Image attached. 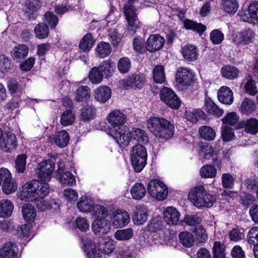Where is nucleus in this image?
<instances>
[{
    "label": "nucleus",
    "mask_w": 258,
    "mask_h": 258,
    "mask_svg": "<svg viewBox=\"0 0 258 258\" xmlns=\"http://www.w3.org/2000/svg\"><path fill=\"white\" fill-rule=\"evenodd\" d=\"M147 125L150 132L159 140H168L174 134L173 123L163 117H151Z\"/></svg>",
    "instance_id": "1"
},
{
    "label": "nucleus",
    "mask_w": 258,
    "mask_h": 258,
    "mask_svg": "<svg viewBox=\"0 0 258 258\" xmlns=\"http://www.w3.org/2000/svg\"><path fill=\"white\" fill-rule=\"evenodd\" d=\"M126 120V115L119 110L111 111L108 116V121L110 123L108 134L114 139L118 144H125L122 135L125 133L123 125Z\"/></svg>",
    "instance_id": "2"
},
{
    "label": "nucleus",
    "mask_w": 258,
    "mask_h": 258,
    "mask_svg": "<svg viewBox=\"0 0 258 258\" xmlns=\"http://www.w3.org/2000/svg\"><path fill=\"white\" fill-rule=\"evenodd\" d=\"M188 199L199 208H210L216 202V197L207 192L203 185L196 186L188 195Z\"/></svg>",
    "instance_id": "3"
},
{
    "label": "nucleus",
    "mask_w": 258,
    "mask_h": 258,
    "mask_svg": "<svg viewBox=\"0 0 258 258\" xmlns=\"http://www.w3.org/2000/svg\"><path fill=\"white\" fill-rule=\"evenodd\" d=\"M147 152L146 148L140 144L135 145L131 150V163L134 170L140 172L147 163Z\"/></svg>",
    "instance_id": "4"
},
{
    "label": "nucleus",
    "mask_w": 258,
    "mask_h": 258,
    "mask_svg": "<svg viewBox=\"0 0 258 258\" xmlns=\"http://www.w3.org/2000/svg\"><path fill=\"white\" fill-rule=\"evenodd\" d=\"M121 136L126 142L125 144H118L120 147H122L128 146L131 142L135 144V143L134 142L135 141L140 144H147L149 142L147 134L144 130L139 128H133L126 134L124 133Z\"/></svg>",
    "instance_id": "5"
},
{
    "label": "nucleus",
    "mask_w": 258,
    "mask_h": 258,
    "mask_svg": "<svg viewBox=\"0 0 258 258\" xmlns=\"http://www.w3.org/2000/svg\"><path fill=\"white\" fill-rule=\"evenodd\" d=\"M123 12L127 22V29L132 35H134L137 29L140 27V23L138 18L136 9L131 4H126L124 6Z\"/></svg>",
    "instance_id": "6"
},
{
    "label": "nucleus",
    "mask_w": 258,
    "mask_h": 258,
    "mask_svg": "<svg viewBox=\"0 0 258 258\" xmlns=\"http://www.w3.org/2000/svg\"><path fill=\"white\" fill-rule=\"evenodd\" d=\"M148 192L158 201L164 200L168 195V189L163 182L156 179L151 180L148 184Z\"/></svg>",
    "instance_id": "7"
},
{
    "label": "nucleus",
    "mask_w": 258,
    "mask_h": 258,
    "mask_svg": "<svg viewBox=\"0 0 258 258\" xmlns=\"http://www.w3.org/2000/svg\"><path fill=\"white\" fill-rule=\"evenodd\" d=\"M161 100L166 105L173 109H178L180 106V101L175 93L170 88L164 87L160 92Z\"/></svg>",
    "instance_id": "8"
},
{
    "label": "nucleus",
    "mask_w": 258,
    "mask_h": 258,
    "mask_svg": "<svg viewBox=\"0 0 258 258\" xmlns=\"http://www.w3.org/2000/svg\"><path fill=\"white\" fill-rule=\"evenodd\" d=\"M55 167L52 159H47L41 162L37 166L38 177L44 182L50 180Z\"/></svg>",
    "instance_id": "9"
},
{
    "label": "nucleus",
    "mask_w": 258,
    "mask_h": 258,
    "mask_svg": "<svg viewBox=\"0 0 258 258\" xmlns=\"http://www.w3.org/2000/svg\"><path fill=\"white\" fill-rule=\"evenodd\" d=\"M39 187L38 180H32L26 183L22 187L21 196L28 201H34L38 199L37 192Z\"/></svg>",
    "instance_id": "10"
},
{
    "label": "nucleus",
    "mask_w": 258,
    "mask_h": 258,
    "mask_svg": "<svg viewBox=\"0 0 258 258\" xmlns=\"http://www.w3.org/2000/svg\"><path fill=\"white\" fill-rule=\"evenodd\" d=\"M176 80L181 86H189L194 83V74L188 68H180L177 72Z\"/></svg>",
    "instance_id": "11"
},
{
    "label": "nucleus",
    "mask_w": 258,
    "mask_h": 258,
    "mask_svg": "<svg viewBox=\"0 0 258 258\" xmlns=\"http://www.w3.org/2000/svg\"><path fill=\"white\" fill-rule=\"evenodd\" d=\"M130 219L128 213L123 209L116 210L111 217L112 225L115 228L126 226Z\"/></svg>",
    "instance_id": "12"
},
{
    "label": "nucleus",
    "mask_w": 258,
    "mask_h": 258,
    "mask_svg": "<svg viewBox=\"0 0 258 258\" xmlns=\"http://www.w3.org/2000/svg\"><path fill=\"white\" fill-rule=\"evenodd\" d=\"M165 43L164 38L159 34L150 35L146 44L145 48L150 52H155L161 49Z\"/></svg>",
    "instance_id": "13"
},
{
    "label": "nucleus",
    "mask_w": 258,
    "mask_h": 258,
    "mask_svg": "<svg viewBox=\"0 0 258 258\" xmlns=\"http://www.w3.org/2000/svg\"><path fill=\"white\" fill-rule=\"evenodd\" d=\"M146 82L145 76L144 74H133L127 78L123 83V87L126 89L131 88L141 89L144 86Z\"/></svg>",
    "instance_id": "14"
},
{
    "label": "nucleus",
    "mask_w": 258,
    "mask_h": 258,
    "mask_svg": "<svg viewBox=\"0 0 258 258\" xmlns=\"http://www.w3.org/2000/svg\"><path fill=\"white\" fill-rule=\"evenodd\" d=\"M49 141L54 143L59 148L66 147L70 141L69 133L65 130H61L56 132L55 135L50 136L48 138Z\"/></svg>",
    "instance_id": "15"
},
{
    "label": "nucleus",
    "mask_w": 258,
    "mask_h": 258,
    "mask_svg": "<svg viewBox=\"0 0 258 258\" xmlns=\"http://www.w3.org/2000/svg\"><path fill=\"white\" fill-rule=\"evenodd\" d=\"M0 146L2 150L6 152H10L17 146V140L14 134L11 132L6 133V136H3L0 141Z\"/></svg>",
    "instance_id": "16"
},
{
    "label": "nucleus",
    "mask_w": 258,
    "mask_h": 258,
    "mask_svg": "<svg viewBox=\"0 0 258 258\" xmlns=\"http://www.w3.org/2000/svg\"><path fill=\"white\" fill-rule=\"evenodd\" d=\"M2 184L3 192L7 195L14 192L17 189L18 185L15 180L12 178L11 173L8 169Z\"/></svg>",
    "instance_id": "17"
},
{
    "label": "nucleus",
    "mask_w": 258,
    "mask_h": 258,
    "mask_svg": "<svg viewBox=\"0 0 258 258\" xmlns=\"http://www.w3.org/2000/svg\"><path fill=\"white\" fill-rule=\"evenodd\" d=\"M180 213L173 207H168L164 211V219L168 225H176L179 222Z\"/></svg>",
    "instance_id": "18"
},
{
    "label": "nucleus",
    "mask_w": 258,
    "mask_h": 258,
    "mask_svg": "<svg viewBox=\"0 0 258 258\" xmlns=\"http://www.w3.org/2000/svg\"><path fill=\"white\" fill-rule=\"evenodd\" d=\"M105 217L96 218L92 224V229L96 234L104 235L107 233L109 223Z\"/></svg>",
    "instance_id": "19"
},
{
    "label": "nucleus",
    "mask_w": 258,
    "mask_h": 258,
    "mask_svg": "<svg viewBox=\"0 0 258 258\" xmlns=\"http://www.w3.org/2000/svg\"><path fill=\"white\" fill-rule=\"evenodd\" d=\"M148 216L147 210L143 206H139L134 209L132 218L136 225L143 224L147 220Z\"/></svg>",
    "instance_id": "20"
},
{
    "label": "nucleus",
    "mask_w": 258,
    "mask_h": 258,
    "mask_svg": "<svg viewBox=\"0 0 258 258\" xmlns=\"http://www.w3.org/2000/svg\"><path fill=\"white\" fill-rule=\"evenodd\" d=\"M111 94V90L109 87L102 86L95 90L94 97L98 102L104 103L110 98Z\"/></svg>",
    "instance_id": "21"
},
{
    "label": "nucleus",
    "mask_w": 258,
    "mask_h": 258,
    "mask_svg": "<svg viewBox=\"0 0 258 258\" xmlns=\"http://www.w3.org/2000/svg\"><path fill=\"white\" fill-rule=\"evenodd\" d=\"M218 98L220 102L230 105L233 102V92L228 87L222 86L218 92Z\"/></svg>",
    "instance_id": "22"
},
{
    "label": "nucleus",
    "mask_w": 258,
    "mask_h": 258,
    "mask_svg": "<svg viewBox=\"0 0 258 258\" xmlns=\"http://www.w3.org/2000/svg\"><path fill=\"white\" fill-rule=\"evenodd\" d=\"M181 53L183 58L188 61L196 60L199 56L197 48L192 45H187L183 47Z\"/></svg>",
    "instance_id": "23"
},
{
    "label": "nucleus",
    "mask_w": 258,
    "mask_h": 258,
    "mask_svg": "<svg viewBox=\"0 0 258 258\" xmlns=\"http://www.w3.org/2000/svg\"><path fill=\"white\" fill-rule=\"evenodd\" d=\"M204 108L208 113L218 117L221 116L224 113L223 110L220 108L210 98L205 99Z\"/></svg>",
    "instance_id": "24"
},
{
    "label": "nucleus",
    "mask_w": 258,
    "mask_h": 258,
    "mask_svg": "<svg viewBox=\"0 0 258 258\" xmlns=\"http://www.w3.org/2000/svg\"><path fill=\"white\" fill-rule=\"evenodd\" d=\"M18 248L15 243L8 242L5 243L1 251V255L3 257L12 258L17 255Z\"/></svg>",
    "instance_id": "25"
},
{
    "label": "nucleus",
    "mask_w": 258,
    "mask_h": 258,
    "mask_svg": "<svg viewBox=\"0 0 258 258\" xmlns=\"http://www.w3.org/2000/svg\"><path fill=\"white\" fill-rule=\"evenodd\" d=\"M23 217L28 223L33 222L36 217V210L33 206L30 204H24L22 208Z\"/></svg>",
    "instance_id": "26"
},
{
    "label": "nucleus",
    "mask_w": 258,
    "mask_h": 258,
    "mask_svg": "<svg viewBox=\"0 0 258 258\" xmlns=\"http://www.w3.org/2000/svg\"><path fill=\"white\" fill-rule=\"evenodd\" d=\"M14 210L13 203L9 200L3 199L0 201V217L7 218L10 217Z\"/></svg>",
    "instance_id": "27"
},
{
    "label": "nucleus",
    "mask_w": 258,
    "mask_h": 258,
    "mask_svg": "<svg viewBox=\"0 0 258 258\" xmlns=\"http://www.w3.org/2000/svg\"><path fill=\"white\" fill-rule=\"evenodd\" d=\"M203 156L206 159L212 157L213 163L218 167L221 164V162L218 160L217 155L219 153V150L213 148L212 146H205L202 149Z\"/></svg>",
    "instance_id": "28"
},
{
    "label": "nucleus",
    "mask_w": 258,
    "mask_h": 258,
    "mask_svg": "<svg viewBox=\"0 0 258 258\" xmlns=\"http://www.w3.org/2000/svg\"><path fill=\"white\" fill-rule=\"evenodd\" d=\"M255 37L254 32L251 29L245 28L239 33V43L247 45L253 43Z\"/></svg>",
    "instance_id": "29"
},
{
    "label": "nucleus",
    "mask_w": 258,
    "mask_h": 258,
    "mask_svg": "<svg viewBox=\"0 0 258 258\" xmlns=\"http://www.w3.org/2000/svg\"><path fill=\"white\" fill-rule=\"evenodd\" d=\"M95 114V108L89 105H86L83 106L81 109L80 118L83 121H89L94 119Z\"/></svg>",
    "instance_id": "30"
},
{
    "label": "nucleus",
    "mask_w": 258,
    "mask_h": 258,
    "mask_svg": "<svg viewBox=\"0 0 258 258\" xmlns=\"http://www.w3.org/2000/svg\"><path fill=\"white\" fill-rule=\"evenodd\" d=\"M240 124L245 128L247 133L255 135L258 133V119L255 118H250L246 120L240 122Z\"/></svg>",
    "instance_id": "31"
},
{
    "label": "nucleus",
    "mask_w": 258,
    "mask_h": 258,
    "mask_svg": "<svg viewBox=\"0 0 258 258\" xmlns=\"http://www.w3.org/2000/svg\"><path fill=\"white\" fill-rule=\"evenodd\" d=\"M221 73L222 76L225 79L234 80L238 78L239 71L235 66L226 65L221 68Z\"/></svg>",
    "instance_id": "32"
},
{
    "label": "nucleus",
    "mask_w": 258,
    "mask_h": 258,
    "mask_svg": "<svg viewBox=\"0 0 258 258\" xmlns=\"http://www.w3.org/2000/svg\"><path fill=\"white\" fill-rule=\"evenodd\" d=\"M112 48L108 42L102 41L97 44L95 48V54L98 57L104 58L111 52Z\"/></svg>",
    "instance_id": "33"
},
{
    "label": "nucleus",
    "mask_w": 258,
    "mask_h": 258,
    "mask_svg": "<svg viewBox=\"0 0 258 258\" xmlns=\"http://www.w3.org/2000/svg\"><path fill=\"white\" fill-rule=\"evenodd\" d=\"M95 42L91 33H88L86 34L81 40L79 48L83 52L88 53L92 48Z\"/></svg>",
    "instance_id": "34"
},
{
    "label": "nucleus",
    "mask_w": 258,
    "mask_h": 258,
    "mask_svg": "<svg viewBox=\"0 0 258 258\" xmlns=\"http://www.w3.org/2000/svg\"><path fill=\"white\" fill-rule=\"evenodd\" d=\"M146 190L144 185L139 182L135 183L131 188V194L133 198L136 200H140L145 196Z\"/></svg>",
    "instance_id": "35"
},
{
    "label": "nucleus",
    "mask_w": 258,
    "mask_h": 258,
    "mask_svg": "<svg viewBox=\"0 0 258 258\" xmlns=\"http://www.w3.org/2000/svg\"><path fill=\"white\" fill-rule=\"evenodd\" d=\"M28 51L29 49L26 45L20 44L14 47L12 51V56L14 59L19 61L27 56Z\"/></svg>",
    "instance_id": "36"
},
{
    "label": "nucleus",
    "mask_w": 258,
    "mask_h": 258,
    "mask_svg": "<svg viewBox=\"0 0 258 258\" xmlns=\"http://www.w3.org/2000/svg\"><path fill=\"white\" fill-rule=\"evenodd\" d=\"M94 205L93 201L87 197L80 198L77 204V207L79 210L84 213H90Z\"/></svg>",
    "instance_id": "37"
},
{
    "label": "nucleus",
    "mask_w": 258,
    "mask_h": 258,
    "mask_svg": "<svg viewBox=\"0 0 258 258\" xmlns=\"http://www.w3.org/2000/svg\"><path fill=\"white\" fill-rule=\"evenodd\" d=\"M222 8L228 14H235L238 10L239 4L237 0H222Z\"/></svg>",
    "instance_id": "38"
},
{
    "label": "nucleus",
    "mask_w": 258,
    "mask_h": 258,
    "mask_svg": "<svg viewBox=\"0 0 258 258\" xmlns=\"http://www.w3.org/2000/svg\"><path fill=\"white\" fill-rule=\"evenodd\" d=\"M184 26L186 29L196 31L200 35H202L206 29V27L205 25L189 19H186L184 21Z\"/></svg>",
    "instance_id": "39"
},
{
    "label": "nucleus",
    "mask_w": 258,
    "mask_h": 258,
    "mask_svg": "<svg viewBox=\"0 0 258 258\" xmlns=\"http://www.w3.org/2000/svg\"><path fill=\"white\" fill-rule=\"evenodd\" d=\"M90 97V89L87 86L79 87L76 90L75 99L78 102L86 101Z\"/></svg>",
    "instance_id": "40"
},
{
    "label": "nucleus",
    "mask_w": 258,
    "mask_h": 258,
    "mask_svg": "<svg viewBox=\"0 0 258 258\" xmlns=\"http://www.w3.org/2000/svg\"><path fill=\"white\" fill-rule=\"evenodd\" d=\"M256 108V105L253 100L245 98L242 101L240 110L242 113L248 114L251 113Z\"/></svg>",
    "instance_id": "41"
},
{
    "label": "nucleus",
    "mask_w": 258,
    "mask_h": 258,
    "mask_svg": "<svg viewBox=\"0 0 258 258\" xmlns=\"http://www.w3.org/2000/svg\"><path fill=\"white\" fill-rule=\"evenodd\" d=\"M180 242L185 247H190L194 243V237L193 235L187 231L180 232L179 234Z\"/></svg>",
    "instance_id": "42"
},
{
    "label": "nucleus",
    "mask_w": 258,
    "mask_h": 258,
    "mask_svg": "<svg viewBox=\"0 0 258 258\" xmlns=\"http://www.w3.org/2000/svg\"><path fill=\"white\" fill-rule=\"evenodd\" d=\"M34 33L37 38L44 39L48 36L49 29L46 24L43 23H39L35 27Z\"/></svg>",
    "instance_id": "43"
},
{
    "label": "nucleus",
    "mask_w": 258,
    "mask_h": 258,
    "mask_svg": "<svg viewBox=\"0 0 258 258\" xmlns=\"http://www.w3.org/2000/svg\"><path fill=\"white\" fill-rule=\"evenodd\" d=\"M84 250L88 258H96L98 256L95 244L91 240H87L84 244Z\"/></svg>",
    "instance_id": "44"
},
{
    "label": "nucleus",
    "mask_w": 258,
    "mask_h": 258,
    "mask_svg": "<svg viewBox=\"0 0 258 258\" xmlns=\"http://www.w3.org/2000/svg\"><path fill=\"white\" fill-rule=\"evenodd\" d=\"M239 197L240 204L245 208H248L256 201L254 196L245 191L241 192L240 193Z\"/></svg>",
    "instance_id": "45"
},
{
    "label": "nucleus",
    "mask_w": 258,
    "mask_h": 258,
    "mask_svg": "<svg viewBox=\"0 0 258 258\" xmlns=\"http://www.w3.org/2000/svg\"><path fill=\"white\" fill-rule=\"evenodd\" d=\"M199 133L202 139L209 141L213 140L216 136L215 132L212 127L208 126H203L200 127Z\"/></svg>",
    "instance_id": "46"
},
{
    "label": "nucleus",
    "mask_w": 258,
    "mask_h": 258,
    "mask_svg": "<svg viewBox=\"0 0 258 258\" xmlns=\"http://www.w3.org/2000/svg\"><path fill=\"white\" fill-rule=\"evenodd\" d=\"M27 156L22 154L18 155L15 162V168L17 173H24L26 169Z\"/></svg>",
    "instance_id": "47"
},
{
    "label": "nucleus",
    "mask_w": 258,
    "mask_h": 258,
    "mask_svg": "<svg viewBox=\"0 0 258 258\" xmlns=\"http://www.w3.org/2000/svg\"><path fill=\"white\" fill-rule=\"evenodd\" d=\"M153 79L157 83L162 84L165 81L164 69L162 66H156L153 71Z\"/></svg>",
    "instance_id": "48"
},
{
    "label": "nucleus",
    "mask_w": 258,
    "mask_h": 258,
    "mask_svg": "<svg viewBox=\"0 0 258 258\" xmlns=\"http://www.w3.org/2000/svg\"><path fill=\"white\" fill-rule=\"evenodd\" d=\"M75 119V114L70 109H69L62 113L60 122L62 125L67 126L72 124L74 122Z\"/></svg>",
    "instance_id": "49"
},
{
    "label": "nucleus",
    "mask_w": 258,
    "mask_h": 258,
    "mask_svg": "<svg viewBox=\"0 0 258 258\" xmlns=\"http://www.w3.org/2000/svg\"><path fill=\"white\" fill-rule=\"evenodd\" d=\"M103 74L102 73L97 67L92 68L89 75V79L93 84L100 83L103 80Z\"/></svg>",
    "instance_id": "50"
},
{
    "label": "nucleus",
    "mask_w": 258,
    "mask_h": 258,
    "mask_svg": "<svg viewBox=\"0 0 258 258\" xmlns=\"http://www.w3.org/2000/svg\"><path fill=\"white\" fill-rule=\"evenodd\" d=\"M217 170L210 164L202 167L200 170V175L203 178H213L216 176Z\"/></svg>",
    "instance_id": "51"
},
{
    "label": "nucleus",
    "mask_w": 258,
    "mask_h": 258,
    "mask_svg": "<svg viewBox=\"0 0 258 258\" xmlns=\"http://www.w3.org/2000/svg\"><path fill=\"white\" fill-rule=\"evenodd\" d=\"M149 230L153 232L160 231L164 228V223L160 217H155L151 219L148 225Z\"/></svg>",
    "instance_id": "52"
},
{
    "label": "nucleus",
    "mask_w": 258,
    "mask_h": 258,
    "mask_svg": "<svg viewBox=\"0 0 258 258\" xmlns=\"http://www.w3.org/2000/svg\"><path fill=\"white\" fill-rule=\"evenodd\" d=\"M133 236V231L131 228L117 230L114 234L115 238L118 240H127Z\"/></svg>",
    "instance_id": "53"
},
{
    "label": "nucleus",
    "mask_w": 258,
    "mask_h": 258,
    "mask_svg": "<svg viewBox=\"0 0 258 258\" xmlns=\"http://www.w3.org/2000/svg\"><path fill=\"white\" fill-rule=\"evenodd\" d=\"M60 181L64 186H71L75 184L76 179L71 172L67 171L61 174Z\"/></svg>",
    "instance_id": "54"
},
{
    "label": "nucleus",
    "mask_w": 258,
    "mask_h": 258,
    "mask_svg": "<svg viewBox=\"0 0 258 258\" xmlns=\"http://www.w3.org/2000/svg\"><path fill=\"white\" fill-rule=\"evenodd\" d=\"M114 67V63L110 60H104L101 63L98 67V69L106 77L111 75V69Z\"/></svg>",
    "instance_id": "55"
},
{
    "label": "nucleus",
    "mask_w": 258,
    "mask_h": 258,
    "mask_svg": "<svg viewBox=\"0 0 258 258\" xmlns=\"http://www.w3.org/2000/svg\"><path fill=\"white\" fill-rule=\"evenodd\" d=\"M239 119V117L236 112H231L227 114L222 119V121L224 124H227L233 126L238 123Z\"/></svg>",
    "instance_id": "56"
},
{
    "label": "nucleus",
    "mask_w": 258,
    "mask_h": 258,
    "mask_svg": "<svg viewBox=\"0 0 258 258\" xmlns=\"http://www.w3.org/2000/svg\"><path fill=\"white\" fill-rule=\"evenodd\" d=\"M98 247L102 252L108 254L113 252L114 249V245L112 241L108 240L105 242H99Z\"/></svg>",
    "instance_id": "57"
},
{
    "label": "nucleus",
    "mask_w": 258,
    "mask_h": 258,
    "mask_svg": "<svg viewBox=\"0 0 258 258\" xmlns=\"http://www.w3.org/2000/svg\"><path fill=\"white\" fill-rule=\"evenodd\" d=\"M248 242L254 246L258 245V227L251 228L247 235Z\"/></svg>",
    "instance_id": "58"
},
{
    "label": "nucleus",
    "mask_w": 258,
    "mask_h": 258,
    "mask_svg": "<svg viewBox=\"0 0 258 258\" xmlns=\"http://www.w3.org/2000/svg\"><path fill=\"white\" fill-rule=\"evenodd\" d=\"M117 67L122 74L128 72L131 68V61L127 57H122L118 61Z\"/></svg>",
    "instance_id": "59"
},
{
    "label": "nucleus",
    "mask_w": 258,
    "mask_h": 258,
    "mask_svg": "<svg viewBox=\"0 0 258 258\" xmlns=\"http://www.w3.org/2000/svg\"><path fill=\"white\" fill-rule=\"evenodd\" d=\"M90 213H93V214L97 217V218L106 217L108 215V211L105 207L94 204Z\"/></svg>",
    "instance_id": "60"
},
{
    "label": "nucleus",
    "mask_w": 258,
    "mask_h": 258,
    "mask_svg": "<svg viewBox=\"0 0 258 258\" xmlns=\"http://www.w3.org/2000/svg\"><path fill=\"white\" fill-rule=\"evenodd\" d=\"M44 21L52 28H54L57 25L58 19L52 12H47L44 16Z\"/></svg>",
    "instance_id": "61"
},
{
    "label": "nucleus",
    "mask_w": 258,
    "mask_h": 258,
    "mask_svg": "<svg viewBox=\"0 0 258 258\" xmlns=\"http://www.w3.org/2000/svg\"><path fill=\"white\" fill-rule=\"evenodd\" d=\"M214 258H224L225 248L224 246L220 242H215L213 248Z\"/></svg>",
    "instance_id": "62"
},
{
    "label": "nucleus",
    "mask_w": 258,
    "mask_h": 258,
    "mask_svg": "<svg viewBox=\"0 0 258 258\" xmlns=\"http://www.w3.org/2000/svg\"><path fill=\"white\" fill-rule=\"evenodd\" d=\"M224 39L223 33L218 29H215L210 33V40L214 44H220Z\"/></svg>",
    "instance_id": "63"
},
{
    "label": "nucleus",
    "mask_w": 258,
    "mask_h": 258,
    "mask_svg": "<svg viewBox=\"0 0 258 258\" xmlns=\"http://www.w3.org/2000/svg\"><path fill=\"white\" fill-rule=\"evenodd\" d=\"M222 183L225 188H232L234 186V179L229 173H224L222 175Z\"/></svg>",
    "instance_id": "64"
}]
</instances>
